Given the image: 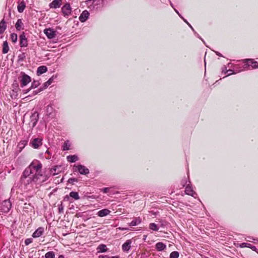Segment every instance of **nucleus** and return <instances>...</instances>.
Returning <instances> with one entry per match:
<instances>
[{
    "instance_id": "obj_1",
    "label": "nucleus",
    "mask_w": 258,
    "mask_h": 258,
    "mask_svg": "<svg viewBox=\"0 0 258 258\" xmlns=\"http://www.w3.org/2000/svg\"><path fill=\"white\" fill-rule=\"evenodd\" d=\"M42 167V165L39 161L34 160L24 170L22 179L27 183L32 182L40 183L44 182L46 179L41 180V177L43 176Z\"/></svg>"
},
{
    "instance_id": "obj_2",
    "label": "nucleus",
    "mask_w": 258,
    "mask_h": 258,
    "mask_svg": "<svg viewBox=\"0 0 258 258\" xmlns=\"http://www.w3.org/2000/svg\"><path fill=\"white\" fill-rule=\"evenodd\" d=\"M245 67L242 69L237 70V72H242L250 69H258V61L253 59H246L242 60Z\"/></svg>"
},
{
    "instance_id": "obj_3",
    "label": "nucleus",
    "mask_w": 258,
    "mask_h": 258,
    "mask_svg": "<svg viewBox=\"0 0 258 258\" xmlns=\"http://www.w3.org/2000/svg\"><path fill=\"white\" fill-rule=\"evenodd\" d=\"M18 79L20 83V86L22 88L26 86L31 81V77L24 72H21Z\"/></svg>"
},
{
    "instance_id": "obj_4",
    "label": "nucleus",
    "mask_w": 258,
    "mask_h": 258,
    "mask_svg": "<svg viewBox=\"0 0 258 258\" xmlns=\"http://www.w3.org/2000/svg\"><path fill=\"white\" fill-rule=\"evenodd\" d=\"M30 144L33 148L38 149L42 145V139L41 138L32 139Z\"/></svg>"
},
{
    "instance_id": "obj_5",
    "label": "nucleus",
    "mask_w": 258,
    "mask_h": 258,
    "mask_svg": "<svg viewBox=\"0 0 258 258\" xmlns=\"http://www.w3.org/2000/svg\"><path fill=\"white\" fill-rule=\"evenodd\" d=\"M61 11L64 17H69L72 13V8L70 4L66 3L62 8Z\"/></svg>"
},
{
    "instance_id": "obj_6",
    "label": "nucleus",
    "mask_w": 258,
    "mask_h": 258,
    "mask_svg": "<svg viewBox=\"0 0 258 258\" xmlns=\"http://www.w3.org/2000/svg\"><path fill=\"white\" fill-rule=\"evenodd\" d=\"M44 33L46 35L48 38L53 39L56 36L57 32L52 28L45 29L43 31Z\"/></svg>"
},
{
    "instance_id": "obj_7",
    "label": "nucleus",
    "mask_w": 258,
    "mask_h": 258,
    "mask_svg": "<svg viewBox=\"0 0 258 258\" xmlns=\"http://www.w3.org/2000/svg\"><path fill=\"white\" fill-rule=\"evenodd\" d=\"M74 168L76 171H78L81 174L86 175L89 173V169L85 166L82 165H75Z\"/></svg>"
},
{
    "instance_id": "obj_8",
    "label": "nucleus",
    "mask_w": 258,
    "mask_h": 258,
    "mask_svg": "<svg viewBox=\"0 0 258 258\" xmlns=\"http://www.w3.org/2000/svg\"><path fill=\"white\" fill-rule=\"evenodd\" d=\"M101 0H90L89 1V4H91L89 6V8L93 11L97 10L100 8V4Z\"/></svg>"
},
{
    "instance_id": "obj_9",
    "label": "nucleus",
    "mask_w": 258,
    "mask_h": 258,
    "mask_svg": "<svg viewBox=\"0 0 258 258\" xmlns=\"http://www.w3.org/2000/svg\"><path fill=\"white\" fill-rule=\"evenodd\" d=\"M46 114L49 117H53L54 115V109L52 104L48 105L46 107Z\"/></svg>"
},
{
    "instance_id": "obj_10",
    "label": "nucleus",
    "mask_w": 258,
    "mask_h": 258,
    "mask_svg": "<svg viewBox=\"0 0 258 258\" xmlns=\"http://www.w3.org/2000/svg\"><path fill=\"white\" fill-rule=\"evenodd\" d=\"M20 45L21 47H26L28 45V41L24 32L20 35Z\"/></svg>"
},
{
    "instance_id": "obj_11",
    "label": "nucleus",
    "mask_w": 258,
    "mask_h": 258,
    "mask_svg": "<svg viewBox=\"0 0 258 258\" xmlns=\"http://www.w3.org/2000/svg\"><path fill=\"white\" fill-rule=\"evenodd\" d=\"M185 192L186 194L191 196L194 198H196V197L197 196V193L194 191L191 186L190 185L189 183H188L186 185L185 187Z\"/></svg>"
},
{
    "instance_id": "obj_12",
    "label": "nucleus",
    "mask_w": 258,
    "mask_h": 258,
    "mask_svg": "<svg viewBox=\"0 0 258 258\" xmlns=\"http://www.w3.org/2000/svg\"><path fill=\"white\" fill-rule=\"evenodd\" d=\"M31 119V122L30 124H31L32 126L33 127H34L38 120V113L37 112H34L30 117Z\"/></svg>"
},
{
    "instance_id": "obj_13",
    "label": "nucleus",
    "mask_w": 258,
    "mask_h": 258,
    "mask_svg": "<svg viewBox=\"0 0 258 258\" xmlns=\"http://www.w3.org/2000/svg\"><path fill=\"white\" fill-rule=\"evenodd\" d=\"M132 240L131 239L127 240L122 245V249L124 252H128L131 249Z\"/></svg>"
},
{
    "instance_id": "obj_14",
    "label": "nucleus",
    "mask_w": 258,
    "mask_h": 258,
    "mask_svg": "<svg viewBox=\"0 0 258 258\" xmlns=\"http://www.w3.org/2000/svg\"><path fill=\"white\" fill-rule=\"evenodd\" d=\"M243 67H245L244 64L242 66L240 64H236L233 66V72L232 73H230L227 74L226 77L229 76L232 74H235L236 73H239L240 72H237V70L242 69L243 68Z\"/></svg>"
},
{
    "instance_id": "obj_15",
    "label": "nucleus",
    "mask_w": 258,
    "mask_h": 258,
    "mask_svg": "<svg viewBox=\"0 0 258 258\" xmlns=\"http://www.w3.org/2000/svg\"><path fill=\"white\" fill-rule=\"evenodd\" d=\"M89 13L87 10L84 11L79 17V20L81 22H85L88 18Z\"/></svg>"
},
{
    "instance_id": "obj_16",
    "label": "nucleus",
    "mask_w": 258,
    "mask_h": 258,
    "mask_svg": "<svg viewBox=\"0 0 258 258\" xmlns=\"http://www.w3.org/2000/svg\"><path fill=\"white\" fill-rule=\"evenodd\" d=\"M61 172V167L60 166H54L50 170V174L52 175L58 174Z\"/></svg>"
},
{
    "instance_id": "obj_17",
    "label": "nucleus",
    "mask_w": 258,
    "mask_h": 258,
    "mask_svg": "<svg viewBox=\"0 0 258 258\" xmlns=\"http://www.w3.org/2000/svg\"><path fill=\"white\" fill-rule=\"evenodd\" d=\"M44 229L43 227H39L33 233L32 236L34 238H37L41 236L44 233Z\"/></svg>"
},
{
    "instance_id": "obj_18",
    "label": "nucleus",
    "mask_w": 258,
    "mask_h": 258,
    "mask_svg": "<svg viewBox=\"0 0 258 258\" xmlns=\"http://www.w3.org/2000/svg\"><path fill=\"white\" fill-rule=\"evenodd\" d=\"M61 5V0H54L49 4L50 8H58Z\"/></svg>"
},
{
    "instance_id": "obj_19",
    "label": "nucleus",
    "mask_w": 258,
    "mask_h": 258,
    "mask_svg": "<svg viewBox=\"0 0 258 258\" xmlns=\"http://www.w3.org/2000/svg\"><path fill=\"white\" fill-rule=\"evenodd\" d=\"M15 27L17 31H21L24 29V24L22 19H19L17 20Z\"/></svg>"
},
{
    "instance_id": "obj_20",
    "label": "nucleus",
    "mask_w": 258,
    "mask_h": 258,
    "mask_svg": "<svg viewBox=\"0 0 258 258\" xmlns=\"http://www.w3.org/2000/svg\"><path fill=\"white\" fill-rule=\"evenodd\" d=\"M110 213V211L109 210L107 209H104L103 210L99 211L97 213V215L99 217H103L108 215V214H109Z\"/></svg>"
},
{
    "instance_id": "obj_21",
    "label": "nucleus",
    "mask_w": 258,
    "mask_h": 258,
    "mask_svg": "<svg viewBox=\"0 0 258 258\" xmlns=\"http://www.w3.org/2000/svg\"><path fill=\"white\" fill-rule=\"evenodd\" d=\"M3 206L4 207L3 210L5 212H8L11 208V204L9 201H5L3 203Z\"/></svg>"
},
{
    "instance_id": "obj_22",
    "label": "nucleus",
    "mask_w": 258,
    "mask_h": 258,
    "mask_svg": "<svg viewBox=\"0 0 258 258\" xmlns=\"http://www.w3.org/2000/svg\"><path fill=\"white\" fill-rule=\"evenodd\" d=\"M155 247L158 251H162L166 248V245L162 242H157Z\"/></svg>"
},
{
    "instance_id": "obj_23",
    "label": "nucleus",
    "mask_w": 258,
    "mask_h": 258,
    "mask_svg": "<svg viewBox=\"0 0 258 258\" xmlns=\"http://www.w3.org/2000/svg\"><path fill=\"white\" fill-rule=\"evenodd\" d=\"M7 28L6 22L3 19L0 22V34H3Z\"/></svg>"
},
{
    "instance_id": "obj_24",
    "label": "nucleus",
    "mask_w": 258,
    "mask_h": 258,
    "mask_svg": "<svg viewBox=\"0 0 258 258\" xmlns=\"http://www.w3.org/2000/svg\"><path fill=\"white\" fill-rule=\"evenodd\" d=\"M47 71V68L45 66H40L38 68L37 71V74L38 75H40L44 73H45Z\"/></svg>"
},
{
    "instance_id": "obj_25",
    "label": "nucleus",
    "mask_w": 258,
    "mask_h": 258,
    "mask_svg": "<svg viewBox=\"0 0 258 258\" xmlns=\"http://www.w3.org/2000/svg\"><path fill=\"white\" fill-rule=\"evenodd\" d=\"M67 160L69 162L71 163L75 162L79 160L78 156L76 155H69L67 156Z\"/></svg>"
},
{
    "instance_id": "obj_26",
    "label": "nucleus",
    "mask_w": 258,
    "mask_h": 258,
    "mask_svg": "<svg viewBox=\"0 0 258 258\" xmlns=\"http://www.w3.org/2000/svg\"><path fill=\"white\" fill-rule=\"evenodd\" d=\"M25 4L24 1L19 3L18 6V11L19 13H22L25 8Z\"/></svg>"
},
{
    "instance_id": "obj_27",
    "label": "nucleus",
    "mask_w": 258,
    "mask_h": 258,
    "mask_svg": "<svg viewBox=\"0 0 258 258\" xmlns=\"http://www.w3.org/2000/svg\"><path fill=\"white\" fill-rule=\"evenodd\" d=\"M71 144L69 141H67L64 142L62 146V150L67 151L71 149Z\"/></svg>"
},
{
    "instance_id": "obj_28",
    "label": "nucleus",
    "mask_w": 258,
    "mask_h": 258,
    "mask_svg": "<svg viewBox=\"0 0 258 258\" xmlns=\"http://www.w3.org/2000/svg\"><path fill=\"white\" fill-rule=\"evenodd\" d=\"M98 252H104L107 251V248L106 246L104 244H101L99 245L97 248Z\"/></svg>"
},
{
    "instance_id": "obj_29",
    "label": "nucleus",
    "mask_w": 258,
    "mask_h": 258,
    "mask_svg": "<svg viewBox=\"0 0 258 258\" xmlns=\"http://www.w3.org/2000/svg\"><path fill=\"white\" fill-rule=\"evenodd\" d=\"M9 50V47L8 46V43L7 41H5L3 43V53H7L8 52Z\"/></svg>"
},
{
    "instance_id": "obj_30",
    "label": "nucleus",
    "mask_w": 258,
    "mask_h": 258,
    "mask_svg": "<svg viewBox=\"0 0 258 258\" xmlns=\"http://www.w3.org/2000/svg\"><path fill=\"white\" fill-rule=\"evenodd\" d=\"M141 222V220L138 218L134 219L133 220L130 224L129 225L131 226H135L139 224H140Z\"/></svg>"
},
{
    "instance_id": "obj_31",
    "label": "nucleus",
    "mask_w": 258,
    "mask_h": 258,
    "mask_svg": "<svg viewBox=\"0 0 258 258\" xmlns=\"http://www.w3.org/2000/svg\"><path fill=\"white\" fill-rule=\"evenodd\" d=\"M54 78H55V77H54V76H52L46 82H45L44 84V89L46 88L50 85H51V83L53 82Z\"/></svg>"
},
{
    "instance_id": "obj_32",
    "label": "nucleus",
    "mask_w": 258,
    "mask_h": 258,
    "mask_svg": "<svg viewBox=\"0 0 258 258\" xmlns=\"http://www.w3.org/2000/svg\"><path fill=\"white\" fill-rule=\"evenodd\" d=\"M70 196L76 200L80 199V197L79 196V194L77 192L71 191L70 193Z\"/></svg>"
},
{
    "instance_id": "obj_33",
    "label": "nucleus",
    "mask_w": 258,
    "mask_h": 258,
    "mask_svg": "<svg viewBox=\"0 0 258 258\" xmlns=\"http://www.w3.org/2000/svg\"><path fill=\"white\" fill-rule=\"evenodd\" d=\"M27 144V141L26 140H23L20 141L18 144V147L20 150H22L25 146Z\"/></svg>"
},
{
    "instance_id": "obj_34",
    "label": "nucleus",
    "mask_w": 258,
    "mask_h": 258,
    "mask_svg": "<svg viewBox=\"0 0 258 258\" xmlns=\"http://www.w3.org/2000/svg\"><path fill=\"white\" fill-rule=\"evenodd\" d=\"M149 228L151 230H152L153 231H158V229H159V228H158L157 225H156L154 223H152L150 224V225H149Z\"/></svg>"
},
{
    "instance_id": "obj_35",
    "label": "nucleus",
    "mask_w": 258,
    "mask_h": 258,
    "mask_svg": "<svg viewBox=\"0 0 258 258\" xmlns=\"http://www.w3.org/2000/svg\"><path fill=\"white\" fill-rule=\"evenodd\" d=\"M55 254L53 251H49L47 252L45 254V258H54Z\"/></svg>"
},
{
    "instance_id": "obj_36",
    "label": "nucleus",
    "mask_w": 258,
    "mask_h": 258,
    "mask_svg": "<svg viewBox=\"0 0 258 258\" xmlns=\"http://www.w3.org/2000/svg\"><path fill=\"white\" fill-rule=\"evenodd\" d=\"M40 85V83L38 81H34L32 84L31 86L30 87V89H34Z\"/></svg>"
},
{
    "instance_id": "obj_37",
    "label": "nucleus",
    "mask_w": 258,
    "mask_h": 258,
    "mask_svg": "<svg viewBox=\"0 0 258 258\" xmlns=\"http://www.w3.org/2000/svg\"><path fill=\"white\" fill-rule=\"evenodd\" d=\"M11 39L13 42L16 43L18 39L17 35L15 33H12L11 35Z\"/></svg>"
},
{
    "instance_id": "obj_38",
    "label": "nucleus",
    "mask_w": 258,
    "mask_h": 258,
    "mask_svg": "<svg viewBox=\"0 0 258 258\" xmlns=\"http://www.w3.org/2000/svg\"><path fill=\"white\" fill-rule=\"evenodd\" d=\"M179 253L177 251H172L170 254V258H178Z\"/></svg>"
},
{
    "instance_id": "obj_39",
    "label": "nucleus",
    "mask_w": 258,
    "mask_h": 258,
    "mask_svg": "<svg viewBox=\"0 0 258 258\" xmlns=\"http://www.w3.org/2000/svg\"><path fill=\"white\" fill-rule=\"evenodd\" d=\"M229 72H233V70H231V69L227 70V68L225 66H223L222 68V74H226Z\"/></svg>"
},
{
    "instance_id": "obj_40",
    "label": "nucleus",
    "mask_w": 258,
    "mask_h": 258,
    "mask_svg": "<svg viewBox=\"0 0 258 258\" xmlns=\"http://www.w3.org/2000/svg\"><path fill=\"white\" fill-rule=\"evenodd\" d=\"M250 246H251L250 244L247 243H245V242H243V243H242L240 244V245H239V246L241 248H244V247L250 248Z\"/></svg>"
},
{
    "instance_id": "obj_41",
    "label": "nucleus",
    "mask_w": 258,
    "mask_h": 258,
    "mask_svg": "<svg viewBox=\"0 0 258 258\" xmlns=\"http://www.w3.org/2000/svg\"><path fill=\"white\" fill-rule=\"evenodd\" d=\"M187 182H189L190 183V181L187 180V179L185 178L182 180L181 181V184L182 185V186H185L186 185H187Z\"/></svg>"
},
{
    "instance_id": "obj_42",
    "label": "nucleus",
    "mask_w": 258,
    "mask_h": 258,
    "mask_svg": "<svg viewBox=\"0 0 258 258\" xmlns=\"http://www.w3.org/2000/svg\"><path fill=\"white\" fill-rule=\"evenodd\" d=\"M246 240L247 241H249V242L252 241L251 240H254V241H256L257 242H258V238H255L253 237H247V238L246 239Z\"/></svg>"
},
{
    "instance_id": "obj_43",
    "label": "nucleus",
    "mask_w": 258,
    "mask_h": 258,
    "mask_svg": "<svg viewBox=\"0 0 258 258\" xmlns=\"http://www.w3.org/2000/svg\"><path fill=\"white\" fill-rule=\"evenodd\" d=\"M32 242V239L31 238H27L25 241V243L26 245H29Z\"/></svg>"
},
{
    "instance_id": "obj_44",
    "label": "nucleus",
    "mask_w": 258,
    "mask_h": 258,
    "mask_svg": "<svg viewBox=\"0 0 258 258\" xmlns=\"http://www.w3.org/2000/svg\"><path fill=\"white\" fill-rule=\"evenodd\" d=\"M249 248H250L253 251H255L257 253H258V249H257L255 246H253V245H251Z\"/></svg>"
},
{
    "instance_id": "obj_45",
    "label": "nucleus",
    "mask_w": 258,
    "mask_h": 258,
    "mask_svg": "<svg viewBox=\"0 0 258 258\" xmlns=\"http://www.w3.org/2000/svg\"><path fill=\"white\" fill-rule=\"evenodd\" d=\"M109 188L108 187H105L102 189V191L104 193H107L108 192Z\"/></svg>"
},
{
    "instance_id": "obj_46",
    "label": "nucleus",
    "mask_w": 258,
    "mask_h": 258,
    "mask_svg": "<svg viewBox=\"0 0 258 258\" xmlns=\"http://www.w3.org/2000/svg\"><path fill=\"white\" fill-rule=\"evenodd\" d=\"M32 89H30V88L29 89H26V90H23V94H27L28 93L30 90H31Z\"/></svg>"
},
{
    "instance_id": "obj_47",
    "label": "nucleus",
    "mask_w": 258,
    "mask_h": 258,
    "mask_svg": "<svg viewBox=\"0 0 258 258\" xmlns=\"http://www.w3.org/2000/svg\"><path fill=\"white\" fill-rule=\"evenodd\" d=\"M99 258H109L108 255H100Z\"/></svg>"
},
{
    "instance_id": "obj_48",
    "label": "nucleus",
    "mask_w": 258,
    "mask_h": 258,
    "mask_svg": "<svg viewBox=\"0 0 258 258\" xmlns=\"http://www.w3.org/2000/svg\"><path fill=\"white\" fill-rule=\"evenodd\" d=\"M234 64H232V63H229L228 64V67H229V68H233V66Z\"/></svg>"
},
{
    "instance_id": "obj_49",
    "label": "nucleus",
    "mask_w": 258,
    "mask_h": 258,
    "mask_svg": "<svg viewBox=\"0 0 258 258\" xmlns=\"http://www.w3.org/2000/svg\"><path fill=\"white\" fill-rule=\"evenodd\" d=\"M174 11H175V12H176V13L178 15V16H179L180 18H182L181 15L179 14V13L178 12V11L176 9H174Z\"/></svg>"
},
{
    "instance_id": "obj_50",
    "label": "nucleus",
    "mask_w": 258,
    "mask_h": 258,
    "mask_svg": "<svg viewBox=\"0 0 258 258\" xmlns=\"http://www.w3.org/2000/svg\"><path fill=\"white\" fill-rule=\"evenodd\" d=\"M174 11H175V12H176V13L178 15V16H179L180 18H182L181 15L179 14V13L178 12V11L176 9H174Z\"/></svg>"
},
{
    "instance_id": "obj_51",
    "label": "nucleus",
    "mask_w": 258,
    "mask_h": 258,
    "mask_svg": "<svg viewBox=\"0 0 258 258\" xmlns=\"http://www.w3.org/2000/svg\"><path fill=\"white\" fill-rule=\"evenodd\" d=\"M118 229L121 230H128V229L127 228H121L119 227Z\"/></svg>"
},
{
    "instance_id": "obj_52",
    "label": "nucleus",
    "mask_w": 258,
    "mask_h": 258,
    "mask_svg": "<svg viewBox=\"0 0 258 258\" xmlns=\"http://www.w3.org/2000/svg\"><path fill=\"white\" fill-rule=\"evenodd\" d=\"M215 53L218 56H222V54L218 51H215Z\"/></svg>"
},
{
    "instance_id": "obj_53",
    "label": "nucleus",
    "mask_w": 258,
    "mask_h": 258,
    "mask_svg": "<svg viewBox=\"0 0 258 258\" xmlns=\"http://www.w3.org/2000/svg\"><path fill=\"white\" fill-rule=\"evenodd\" d=\"M183 21L184 22H185L187 24H188L189 23L186 21V20H185V19H184L182 17V18H181Z\"/></svg>"
},
{
    "instance_id": "obj_54",
    "label": "nucleus",
    "mask_w": 258,
    "mask_h": 258,
    "mask_svg": "<svg viewBox=\"0 0 258 258\" xmlns=\"http://www.w3.org/2000/svg\"><path fill=\"white\" fill-rule=\"evenodd\" d=\"M187 25H188L189 26V27H190V28L192 30V31H194V28H192V27L191 26V25H190L189 23H188Z\"/></svg>"
},
{
    "instance_id": "obj_55",
    "label": "nucleus",
    "mask_w": 258,
    "mask_h": 258,
    "mask_svg": "<svg viewBox=\"0 0 258 258\" xmlns=\"http://www.w3.org/2000/svg\"><path fill=\"white\" fill-rule=\"evenodd\" d=\"M38 92H37L36 91H33V93L35 95L37 94L38 93Z\"/></svg>"
},
{
    "instance_id": "obj_56",
    "label": "nucleus",
    "mask_w": 258,
    "mask_h": 258,
    "mask_svg": "<svg viewBox=\"0 0 258 258\" xmlns=\"http://www.w3.org/2000/svg\"><path fill=\"white\" fill-rule=\"evenodd\" d=\"M111 258H119V256H112Z\"/></svg>"
},
{
    "instance_id": "obj_57",
    "label": "nucleus",
    "mask_w": 258,
    "mask_h": 258,
    "mask_svg": "<svg viewBox=\"0 0 258 258\" xmlns=\"http://www.w3.org/2000/svg\"><path fill=\"white\" fill-rule=\"evenodd\" d=\"M58 258H64L63 256L62 255H60L59 256Z\"/></svg>"
},
{
    "instance_id": "obj_58",
    "label": "nucleus",
    "mask_w": 258,
    "mask_h": 258,
    "mask_svg": "<svg viewBox=\"0 0 258 258\" xmlns=\"http://www.w3.org/2000/svg\"><path fill=\"white\" fill-rule=\"evenodd\" d=\"M198 37L204 42V40L202 39V38H201L199 36H198Z\"/></svg>"
},
{
    "instance_id": "obj_59",
    "label": "nucleus",
    "mask_w": 258,
    "mask_h": 258,
    "mask_svg": "<svg viewBox=\"0 0 258 258\" xmlns=\"http://www.w3.org/2000/svg\"><path fill=\"white\" fill-rule=\"evenodd\" d=\"M46 153L49 154V152L48 150H47L46 152Z\"/></svg>"
},
{
    "instance_id": "obj_60",
    "label": "nucleus",
    "mask_w": 258,
    "mask_h": 258,
    "mask_svg": "<svg viewBox=\"0 0 258 258\" xmlns=\"http://www.w3.org/2000/svg\"><path fill=\"white\" fill-rule=\"evenodd\" d=\"M170 5H171V7H172V8H173V6L172 4V3H171V4H170Z\"/></svg>"
},
{
    "instance_id": "obj_61",
    "label": "nucleus",
    "mask_w": 258,
    "mask_h": 258,
    "mask_svg": "<svg viewBox=\"0 0 258 258\" xmlns=\"http://www.w3.org/2000/svg\"><path fill=\"white\" fill-rule=\"evenodd\" d=\"M60 210H61V208H59V211H60Z\"/></svg>"
},
{
    "instance_id": "obj_62",
    "label": "nucleus",
    "mask_w": 258,
    "mask_h": 258,
    "mask_svg": "<svg viewBox=\"0 0 258 258\" xmlns=\"http://www.w3.org/2000/svg\"><path fill=\"white\" fill-rule=\"evenodd\" d=\"M60 210H61V208H59V211H60Z\"/></svg>"
},
{
    "instance_id": "obj_63",
    "label": "nucleus",
    "mask_w": 258,
    "mask_h": 258,
    "mask_svg": "<svg viewBox=\"0 0 258 258\" xmlns=\"http://www.w3.org/2000/svg\"><path fill=\"white\" fill-rule=\"evenodd\" d=\"M229 72V74L230 73H232L233 72Z\"/></svg>"
},
{
    "instance_id": "obj_64",
    "label": "nucleus",
    "mask_w": 258,
    "mask_h": 258,
    "mask_svg": "<svg viewBox=\"0 0 258 258\" xmlns=\"http://www.w3.org/2000/svg\"><path fill=\"white\" fill-rule=\"evenodd\" d=\"M146 238V236H144V239H145Z\"/></svg>"
}]
</instances>
